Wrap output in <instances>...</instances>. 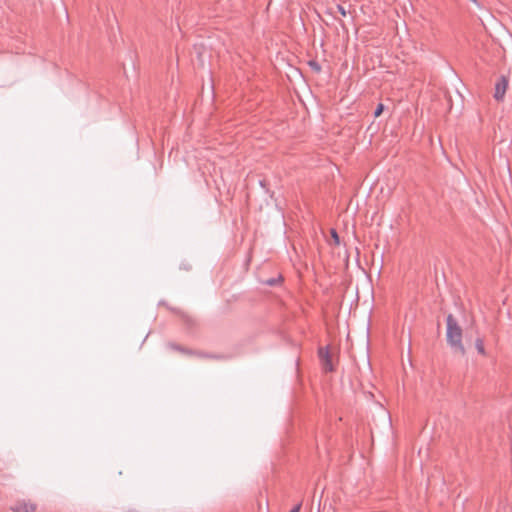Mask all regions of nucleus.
<instances>
[{"instance_id":"obj_7","label":"nucleus","mask_w":512,"mask_h":512,"mask_svg":"<svg viewBox=\"0 0 512 512\" xmlns=\"http://www.w3.org/2000/svg\"><path fill=\"white\" fill-rule=\"evenodd\" d=\"M331 237H332L335 245H339L340 244L339 236H338L337 232L334 229L331 230Z\"/></svg>"},{"instance_id":"obj_5","label":"nucleus","mask_w":512,"mask_h":512,"mask_svg":"<svg viewBox=\"0 0 512 512\" xmlns=\"http://www.w3.org/2000/svg\"><path fill=\"white\" fill-rule=\"evenodd\" d=\"M470 349H475L477 350L478 352H483L484 350V345H483V342L480 338H476L475 339V343H474V346L473 347H469Z\"/></svg>"},{"instance_id":"obj_10","label":"nucleus","mask_w":512,"mask_h":512,"mask_svg":"<svg viewBox=\"0 0 512 512\" xmlns=\"http://www.w3.org/2000/svg\"><path fill=\"white\" fill-rule=\"evenodd\" d=\"M290 512H300V505L295 506Z\"/></svg>"},{"instance_id":"obj_1","label":"nucleus","mask_w":512,"mask_h":512,"mask_svg":"<svg viewBox=\"0 0 512 512\" xmlns=\"http://www.w3.org/2000/svg\"><path fill=\"white\" fill-rule=\"evenodd\" d=\"M462 336L461 328L457 325L452 315L447 317V338L448 341L457 347L460 344Z\"/></svg>"},{"instance_id":"obj_3","label":"nucleus","mask_w":512,"mask_h":512,"mask_svg":"<svg viewBox=\"0 0 512 512\" xmlns=\"http://www.w3.org/2000/svg\"><path fill=\"white\" fill-rule=\"evenodd\" d=\"M36 504L31 501H19L13 507V512H35Z\"/></svg>"},{"instance_id":"obj_11","label":"nucleus","mask_w":512,"mask_h":512,"mask_svg":"<svg viewBox=\"0 0 512 512\" xmlns=\"http://www.w3.org/2000/svg\"><path fill=\"white\" fill-rule=\"evenodd\" d=\"M274 283H275V282H274V281H272V280H271V281H268V284H269V285H273Z\"/></svg>"},{"instance_id":"obj_9","label":"nucleus","mask_w":512,"mask_h":512,"mask_svg":"<svg viewBox=\"0 0 512 512\" xmlns=\"http://www.w3.org/2000/svg\"><path fill=\"white\" fill-rule=\"evenodd\" d=\"M337 9H338V11L340 12V14H341L342 16H346V15H347V12H346V10L344 9V7H343V6L338 5V6H337Z\"/></svg>"},{"instance_id":"obj_4","label":"nucleus","mask_w":512,"mask_h":512,"mask_svg":"<svg viewBox=\"0 0 512 512\" xmlns=\"http://www.w3.org/2000/svg\"><path fill=\"white\" fill-rule=\"evenodd\" d=\"M336 360V354H320V361L325 371H332Z\"/></svg>"},{"instance_id":"obj_2","label":"nucleus","mask_w":512,"mask_h":512,"mask_svg":"<svg viewBox=\"0 0 512 512\" xmlns=\"http://www.w3.org/2000/svg\"><path fill=\"white\" fill-rule=\"evenodd\" d=\"M509 85V79L507 76H501L496 84H495V91H494V99L501 102L504 99L505 93L508 89Z\"/></svg>"},{"instance_id":"obj_8","label":"nucleus","mask_w":512,"mask_h":512,"mask_svg":"<svg viewBox=\"0 0 512 512\" xmlns=\"http://www.w3.org/2000/svg\"><path fill=\"white\" fill-rule=\"evenodd\" d=\"M309 65L314 69L316 72L320 71V66L315 61H310Z\"/></svg>"},{"instance_id":"obj_6","label":"nucleus","mask_w":512,"mask_h":512,"mask_svg":"<svg viewBox=\"0 0 512 512\" xmlns=\"http://www.w3.org/2000/svg\"><path fill=\"white\" fill-rule=\"evenodd\" d=\"M383 111H384V105H383V104H381V103H380V104H378V106H377V108H376V110H375V112H374V116H375L376 118H377V117H379V116L382 114V112H383Z\"/></svg>"}]
</instances>
